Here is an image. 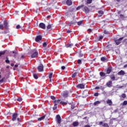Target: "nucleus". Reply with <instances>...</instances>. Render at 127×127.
<instances>
[{"label": "nucleus", "mask_w": 127, "mask_h": 127, "mask_svg": "<svg viewBox=\"0 0 127 127\" xmlns=\"http://www.w3.org/2000/svg\"><path fill=\"white\" fill-rule=\"evenodd\" d=\"M38 70L39 72H42L43 71V64H40L39 66H38Z\"/></svg>", "instance_id": "obj_1"}, {"label": "nucleus", "mask_w": 127, "mask_h": 127, "mask_svg": "<svg viewBox=\"0 0 127 127\" xmlns=\"http://www.w3.org/2000/svg\"><path fill=\"white\" fill-rule=\"evenodd\" d=\"M123 39H124V38H120L119 39L115 40L117 45H119L121 43Z\"/></svg>", "instance_id": "obj_2"}, {"label": "nucleus", "mask_w": 127, "mask_h": 127, "mask_svg": "<svg viewBox=\"0 0 127 127\" xmlns=\"http://www.w3.org/2000/svg\"><path fill=\"white\" fill-rule=\"evenodd\" d=\"M42 39V36L41 35L37 36L35 39V41L36 42H38L39 41H40Z\"/></svg>", "instance_id": "obj_3"}, {"label": "nucleus", "mask_w": 127, "mask_h": 127, "mask_svg": "<svg viewBox=\"0 0 127 127\" xmlns=\"http://www.w3.org/2000/svg\"><path fill=\"white\" fill-rule=\"evenodd\" d=\"M39 27L42 28V29H45L46 26H45V24L43 23H41L39 24Z\"/></svg>", "instance_id": "obj_4"}, {"label": "nucleus", "mask_w": 127, "mask_h": 127, "mask_svg": "<svg viewBox=\"0 0 127 127\" xmlns=\"http://www.w3.org/2000/svg\"><path fill=\"white\" fill-rule=\"evenodd\" d=\"M57 119L58 124H61V117H60V115H57Z\"/></svg>", "instance_id": "obj_5"}, {"label": "nucleus", "mask_w": 127, "mask_h": 127, "mask_svg": "<svg viewBox=\"0 0 127 127\" xmlns=\"http://www.w3.org/2000/svg\"><path fill=\"white\" fill-rule=\"evenodd\" d=\"M38 56V52H35L31 56L32 58H35V57H37Z\"/></svg>", "instance_id": "obj_6"}, {"label": "nucleus", "mask_w": 127, "mask_h": 127, "mask_svg": "<svg viewBox=\"0 0 127 127\" xmlns=\"http://www.w3.org/2000/svg\"><path fill=\"white\" fill-rule=\"evenodd\" d=\"M68 94V91H64V93H63V97H64V98H67Z\"/></svg>", "instance_id": "obj_7"}, {"label": "nucleus", "mask_w": 127, "mask_h": 127, "mask_svg": "<svg viewBox=\"0 0 127 127\" xmlns=\"http://www.w3.org/2000/svg\"><path fill=\"white\" fill-rule=\"evenodd\" d=\"M77 88H78L79 89H84V88H85V85L83 84H78L77 86Z\"/></svg>", "instance_id": "obj_8"}, {"label": "nucleus", "mask_w": 127, "mask_h": 127, "mask_svg": "<svg viewBox=\"0 0 127 127\" xmlns=\"http://www.w3.org/2000/svg\"><path fill=\"white\" fill-rule=\"evenodd\" d=\"M16 118H17V114L14 113L12 116V121H15V120H16Z\"/></svg>", "instance_id": "obj_9"}, {"label": "nucleus", "mask_w": 127, "mask_h": 127, "mask_svg": "<svg viewBox=\"0 0 127 127\" xmlns=\"http://www.w3.org/2000/svg\"><path fill=\"white\" fill-rule=\"evenodd\" d=\"M106 103L109 105V106H112V104H113V102H112V100L110 99H108L106 101Z\"/></svg>", "instance_id": "obj_10"}, {"label": "nucleus", "mask_w": 127, "mask_h": 127, "mask_svg": "<svg viewBox=\"0 0 127 127\" xmlns=\"http://www.w3.org/2000/svg\"><path fill=\"white\" fill-rule=\"evenodd\" d=\"M86 13H88L89 11V8L88 7H84L83 10Z\"/></svg>", "instance_id": "obj_11"}, {"label": "nucleus", "mask_w": 127, "mask_h": 127, "mask_svg": "<svg viewBox=\"0 0 127 127\" xmlns=\"http://www.w3.org/2000/svg\"><path fill=\"white\" fill-rule=\"evenodd\" d=\"M118 74L119 75V76H123L125 74V71H124V70H121L118 73Z\"/></svg>", "instance_id": "obj_12"}, {"label": "nucleus", "mask_w": 127, "mask_h": 127, "mask_svg": "<svg viewBox=\"0 0 127 127\" xmlns=\"http://www.w3.org/2000/svg\"><path fill=\"white\" fill-rule=\"evenodd\" d=\"M66 4H67V5H72V0H67L66 1Z\"/></svg>", "instance_id": "obj_13"}, {"label": "nucleus", "mask_w": 127, "mask_h": 127, "mask_svg": "<svg viewBox=\"0 0 127 127\" xmlns=\"http://www.w3.org/2000/svg\"><path fill=\"white\" fill-rule=\"evenodd\" d=\"M112 72V67H108L107 70V74H110Z\"/></svg>", "instance_id": "obj_14"}, {"label": "nucleus", "mask_w": 127, "mask_h": 127, "mask_svg": "<svg viewBox=\"0 0 127 127\" xmlns=\"http://www.w3.org/2000/svg\"><path fill=\"white\" fill-rule=\"evenodd\" d=\"M98 13L99 14V15H98V17H100L101 16H102V15H103V14H104V12L103 11H98Z\"/></svg>", "instance_id": "obj_15"}, {"label": "nucleus", "mask_w": 127, "mask_h": 127, "mask_svg": "<svg viewBox=\"0 0 127 127\" xmlns=\"http://www.w3.org/2000/svg\"><path fill=\"white\" fill-rule=\"evenodd\" d=\"M44 119H45V116H44L40 118H38V121L39 122H41V121H43V120H44Z\"/></svg>", "instance_id": "obj_16"}, {"label": "nucleus", "mask_w": 127, "mask_h": 127, "mask_svg": "<svg viewBox=\"0 0 127 127\" xmlns=\"http://www.w3.org/2000/svg\"><path fill=\"white\" fill-rule=\"evenodd\" d=\"M107 85L108 87H109V88H111V87H112V81H110L109 82H107Z\"/></svg>", "instance_id": "obj_17"}, {"label": "nucleus", "mask_w": 127, "mask_h": 127, "mask_svg": "<svg viewBox=\"0 0 127 127\" xmlns=\"http://www.w3.org/2000/svg\"><path fill=\"white\" fill-rule=\"evenodd\" d=\"M78 75V72H74L72 75V78H75V77H77Z\"/></svg>", "instance_id": "obj_18"}, {"label": "nucleus", "mask_w": 127, "mask_h": 127, "mask_svg": "<svg viewBox=\"0 0 127 127\" xmlns=\"http://www.w3.org/2000/svg\"><path fill=\"white\" fill-rule=\"evenodd\" d=\"M73 127H77V126H78L79 125V123L77 122H74L73 123Z\"/></svg>", "instance_id": "obj_19"}, {"label": "nucleus", "mask_w": 127, "mask_h": 127, "mask_svg": "<svg viewBox=\"0 0 127 127\" xmlns=\"http://www.w3.org/2000/svg\"><path fill=\"white\" fill-rule=\"evenodd\" d=\"M100 75L101 77H105V76H106V74H105L104 72L102 71L100 72Z\"/></svg>", "instance_id": "obj_20"}, {"label": "nucleus", "mask_w": 127, "mask_h": 127, "mask_svg": "<svg viewBox=\"0 0 127 127\" xmlns=\"http://www.w3.org/2000/svg\"><path fill=\"white\" fill-rule=\"evenodd\" d=\"M60 101H61V100H55L54 101V104H60Z\"/></svg>", "instance_id": "obj_21"}, {"label": "nucleus", "mask_w": 127, "mask_h": 127, "mask_svg": "<svg viewBox=\"0 0 127 127\" xmlns=\"http://www.w3.org/2000/svg\"><path fill=\"white\" fill-rule=\"evenodd\" d=\"M33 77L36 80H37V79H38V76L37 75V74H36V73L33 74Z\"/></svg>", "instance_id": "obj_22"}, {"label": "nucleus", "mask_w": 127, "mask_h": 127, "mask_svg": "<svg viewBox=\"0 0 127 127\" xmlns=\"http://www.w3.org/2000/svg\"><path fill=\"white\" fill-rule=\"evenodd\" d=\"M84 7V5H81L80 6H79L76 8V10H79V9L82 8V7Z\"/></svg>", "instance_id": "obj_23"}, {"label": "nucleus", "mask_w": 127, "mask_h": 127, "mask_svg": "<svg viewBox=\"0 0 127 127\" xmlns=\"http://www.w3.org/2000/svg\"><path fill=\"white\" fill-rule=\"evenodd\" d=\"M101 61H103V62H105V61H107V59H106L105 57H102L101 58Z\"/></svg>", "instance_id": "obj_24"}, {"label": "nucleus", "mask_w": 127, "mask_h": 127, "mask_svg": "<svg viewBox=\"0 0 127 127\" xmlns=\"http://www.w3.org/2000/svg\"><path fill=\"white\" fill-rule=\"evenodd\" d=\"M52 27V25L51 24H49L47 26V29H51V28Z\"/></svg>", "instance_id": "obj_25"}, {"label": "nucleus", "mask_w": 127, "mask_h": 127, "mask_svg": "<svg viewBox=\"0 0 127 127\" xmlns=\"http://www.w3.org/2000/svg\"><path fill=\"white\" fill-rule=\"evenodd\" d=\"M54 107H53V110L54 111H55V110H56L57 109V104L54 103Z\"/></svg>", "instance_id": "obj_26"}, {"label": "nucleus", "mask_w": 127, "mask_h": 127, "mask_svg": "<svg viewBox=\"0 0 127 127\" xmlns=\"http://www.w3.org/2000/svg\"><path fill=\"white\" fill-rule=\"evenodd\" d=\"M100 103H101V102L98 101L95 102L94 103V106H97V105H99V104H100Z\"/></svg>", "instance_id": "obj_27"}, {"label": "nucleus", "mask_w": 127, "mask_h": 127, "mask_svg": "<svg viewBox=\"0 0 127 127\" xmlns=\"http://www.w3.org/2000/svg\"><path fill=\"white\" fill-rule=\"evenodd\" d=\"M110 78L112 80H113V81H115L116 77H115V75H111L110 76Z\"/></svg>", "instance_id": "obj_28"}, {"label": "nucleus", "mask_w": 127, "mask_h": 127, "mask_svg": "<svg viewBox=\"0 0 127 127\" xmlns=\"http://www.w3.org/2000/svg\"><path fill=\"white\" fill-rule=\"evenodd\" d=\"M73 46V44H68L66 46V47L67 48H69V47H71Z\"/></svg>", "instance_id": "obj_29"}, {"label": "nucleus", "mask_w": 127, "mask_h": 127, "mask_svg": "<svg viewBox=\"0 0 127 127\" xmlns=\"http://www.w3.org/2000/svg\"><path fill=\"white\" fill-rule=\"evenodd\" d=\"M102 126L104 127H109V125L107 123H105L103 125H102Z\"/></svg>", "instance_id": "obj_30"}, {"label": "nucleus", "mask_w": 127, "mask_h": 127, "mask_svg": "<svg viewBox=\"0 0 127 127\" xmlns=\"http://www.w3.org/2000/svg\"><path fill=\"white\" fill-rule=\"evenodd\" d=\"M4 27L5 28H7V22H4Z\"/></svg>", "instance_id": "obj_31"}, {"label": "nucleus", "mask_w": 127, "mask_h": 127, "mask_svg": "<svg viewBox=\"0 0 127 127\" xmlns=\"http://www.w3.org/2000/svg\"><path fill=\"white\" fill-rule=\"evenodd\" d=\"M60 104L61 105H66L67 103L65 102H64V101H61Z\"/></svg>", "instance_id": "obj_32"}, {"label": "nucleus", "mask_w": 127, "mask_h": 127, "mask_svg": "<svg viewBox=\"0 0 127 127\" xmlns=\"http://www.w3.org/2000/svg\"><path fill=\"white\" fill-rule=\"evenodd\" d=\"M52 76H53V73H50V74L49 75V79H52Z\"/></svg>", "instance_id": "obj_33"}, {"label": "nucleus", "mask_w": 127, "mask_h": 127, "mask_svg": "<svg viewBox=\"0 0 127 127\" xmlns=\"http://www.w3.org/2000/svg\"><path fill=\"white\" fill-rule=\"evenodd\" d=\"M126 105H127V101L125 100L123 103V106H126Z\"/></svg>", "instance_id": "obj_34"}, {"label": "nucleus", "mask_w": 127, "mask_h": 127, "mask_svg": "<svg viewBox=\"0 0 127 127\" xmlns=\"http://www.w3.org/2000/svg\"><path fill=\"white\" fill-rule=\"evenodd\" d=\"M5 53V51H2V52H0V56H1V55H3Z\"/></svg>", "instance_id": "obj_35"}, {"label": "nucleus", "mask_w": 127, "mask_h": 127, "mask_svg": "<svg viewBox=\"0 0 127 127\" xmlns=\"http://www.w3.org/2000/svg\"><path fill=\"white\" fill-rule=\"evenodd\" d=\"M77 63L78 64H79V65L82 64V61H81V60H78L77 61Z\"/></svg>", "instance_id": "obj_36"}, {"label": "nucleus", "mask_w": 127, "mask_h": 127, "mask_svg": "<svg viewBox=\"0 0 127 127\" xmlns=\"http://www.w3.org/2000/svg\"><path fill=\"white\" fill-rule=\"evenodd\" d=\"M75 24V22L74 21H71L70 22H69L68 23V25H71V24Z\"/></svg>", "instance_id": "obj_37"}, {"label": "nucleus", "mask_w": 127, "mask_h": 127, "mask_svg": "<svg viewBox=\"0 0 127 127\" xmlns=\"http://www.w3.org/2000/svg\"><path fill=\"white\" fill-rule=\"evenodd\" d=\"M47 46V43L46 42H44L43 44V47H46Z\"/></svg>", "instance_id": "obj_38"}, {"label": "nucleus", "mask_w": 127, "mask_h": 127, "mask_svg": "<svg viewBox=\"0 0 127 127\" xmlns=\"http://www.w3.org/2000/svg\"><path fill=\"white\" fill-rule=\"evenodd\" d=\"M71 108L72 110L75 109V105L74 104H71Z\"/></svg>", "instance_id": "obj_39"}, {"label": "nucleus", "mask_w": 127, "mask_h": 127, "mask_svg": "<svg viewBox=\"0 0 127 127\" xmlns=\"http://www.w3.org/2000/svg\"><path fill=\"white\" fill-rule=\"evenodd\" d=\"M83 22L82 21H80L79 22H77V24L78 25H81V24H82V23Z\"/></svg>", "instance_id": "obj_40"}, {"label": "nucleus", "mask_w": 127, "mask_h": 127, "mask_svg": "<svg viewBox=\"0 0 127 127\" xmlns=\"http://www.w3.org/2000/svg\"><path fill=\"white\" fill-rule=\"evenodd\" d=\"M51 98L52 100H55V99H56L55 96H51Z\"/></svg>", "instance_id": "obj_41"}, {"label": "nucleus", "mask_w": 127, "mask_h": 127, "mask_svg": "<svg viewBox=\"0 0 127 127\" xmlns=\"http://www.w3.org/2000/svg\"><path fill=\"white\" fill-rule=\"evenodd\" d=\"M0 29H3V25L0 24Z\"/></svg>", "instance_id": "obj_42"}, {"label": "nucleus", "mask_w": 127, "mask_h": 127, "mask_svg": "<svg viewBox=\"0 0 127 127\" xmlns=\"http://www.w3.org/2000/svg\"><path fill=\"white\" fill-rule=\"evenodd\" d=\"M87 2L88 4L91 3V2H92V0H87Z\"/></svg>", "instance_id": "obj_43"}, {"label": "nucleus", "mask_w": 127, "mask_h": 127, "mask_svg": "<svg viewBox=\"0 0 127 127\" xmlns=\"http://www.w3.org/2000/svg\"><path fill=\"white\" fill-rule=\"evenodd\" d=\"M104 33H105V34H109V32L106 30H105L104 31Z\"/></svg>", "instance_id": "obj_44"}, {"label": "nucleus", "mask_w": 127, "mask_h": 127, "mask_svg": "<svg viewBox=\"0 0 127 127\" xmlns=\"http://www.w3.org/2000/svg\"><path fill=\"white\" fill-rule=\"evenodd\" d=\"M17 101H18V102H21V101H22V98H18L17 99Z\"/></svg>", "instance_id": "obj_45"}, {"label": "nucleus", "mask_w": 127, "mask_h": 127, "mask_svg": "<svg viewBox=\"0 0 127 127\" xmlns=\"http://www.w3.org/2000/svg\"><path fill=\"white\" fill-rule=\"evenodd\" d=\"M19 28H20V25H17L16 26V29H19Z\"/></svg>", "instance_id": "obj_46"}, {"label": "nucleus", "mask_w": 127, "mask_h": 127, "mask_svg": "<svg viewBox=\"0 0 127 127\" xmlns=\"http://www.w3.org/2000/svg\"><path fill=\"white\" fill-rule=\"evenodd\" d=\"M4 80V78H2L1 80H0V83H2L3 81Z\"/></svg>", "instance_id": "obj_47"}, {"label": "nucleus", "mask_w": 127, "mask_h": 127, "mask_svg": "<svg viewBox=\"0 0 127 127\" xmlns=\"http://www.w3.org/2000/svg\"><path fill=\"white\" fill-rule=\"evenodd\" d=\"M94 96H95V97H98V96H99V93H95L94 94Z\"/></svg>", "instance_id": "obj_48"}, {"label": "nucleus", "mask_w": 127, "mask_h": 127, "mask_svg": "<svg viewBox=\"0 0 127 127\" xmlns=\"http://www.w3.org/2000/svg\"><path fill=\"white\" fill-rule=\"evenodd\" d=\"M122 98H126V94H123L122 95Z\"/></svg>", "instance_id": "obj_49"}, {"label": "nucleus", "mask_w": 127, "mask_h": 127, "mask_svg": "<svg viewBox=\"0 0 127 127\" xmlns=\"http://www.w3.org/2000/svg\"><path fill=\"white\" fill-rule=\"evenodd\" d=\"M99 126H103V125H104L103 124V122H99Z\"/></svg>", "instance_id": "obj_50"}, {"label": "nucleus", "mask_w": 127, "mask_h": 127, "mask_svg": "<svg viewBox=\"0 0 127 127\" xmlns=\"http://www.w3.org/2000/svg\"><path fill=\"white\" fill-rule=\"evenodd\" d=\"M103 36H100L99 37V40H101V39H103Z\"/></svg>", "instance_id": "obj_51"}, {"label": "nucleus", "mask_w": 127, "mask_h": 127, "mask_svg": "<svg viewBox=\"0 0 127 127\" xmlns=\"http://www.w3.org/2000/svg\"><path fill=\"white\" fill-rule=\"evenodd\" d=\"M65 69V66H62V70H64Z\"/></svg>", "instance_id": "obj_52"}, {"label": "nucleus", "mask_w": 127, "mask_h": 127, "mask_svg": "<svg viewBox=\"0 0 127 127\" xmlns=\"http://www.w3.org/2000/svg\"><path fill=\"white\" fill-rule=\"evenodd\" d=\"M99 89H100V87H99L98 86L96 87L95 88V90H99Z\"/></svg>", "instance_id": "obj_53"}, {"label": "nucleus", "mask_w": 127, "mask_h": 127, "mask_svg": "<svg viewBox=\"0 0 127 127\" xmlns=\"http://www.w3.org/2000/svg\"><path fill=\"white\" fill-rule=\"evenodd\" d=\"M5 62H6V63H9V60H5Z\"/></svg>", "instance_id": "obj_54"}, {"label": "nucleus", "mask_w": 127, "mask_h": 127, "mask_svg": "<svg viewBox=\"0 0 127 127\" xmlns=\"http://www.w3.org/2000/svg\"><path fill=\"white\" fill-rule=\"evenodd\" d=\"M67 33H71V32H72V31H70V30H67L66 31Z\"/></svg>", "instance_id": "obj_55"}, {"label": "nucleus", "mask_w": 127, "mask_h": 127, "mask_svg": "<svg viewBox=\"0 0 127 127\" xmlns=\"http://www.w3.org/2000/svg\"><path fill=\"white\" fill-rule=\"evenodd\" d=\"M88 30L89 32H92V30L91 29H89Z\"/></svg>", "instance_id": "obj_56"}, {"label": "nucleus", "mask_w": 127, "mask_h": 127, "mask_svg": "<svg viewBox=\"0 0 127 127\" xmlns=\"http://www.w3.org/2000/svg\"><path fill=\"white\" fill-rule=\"evenodd\" d=\"M120 17H121V18L124 17V15H123V14L120 15Z\"/></svg>", "instance_id": "obj_57"}, {"label": "nucleus", "mask_w": 127, "mask_h": 127, "mask_svg": "<svg viewBox=\"0 0 127 127\" xmlns=\"http://www.w3.org/2000/svg\"><path fill=\"white\" fill-rule=\"evenodd\" d=\"M12 54H16V52H14V51H13L12 52Z\"/></svg>", "instance_id": "obj_58"}, {"label": "nucleus", "mask_w": 127, "mask_h": 127, "mask_svg": "<svg viewBox=\"0 0 127 127\" xmlns=\"http://www.w3.org/2000/svg\"><path fill=\"white\" fill-rule=\"evenodd\" d=\"M17 121H18V122H20V119L17 118Z\"/></svg>", "instance_id": "obj_59"}, {"label": "nucleus", "mask_w": 127, "mask_h": 127, "mask_svg": "<svg viewBox=\"0 0 127 127\" xmlns=\"http://www.w3.org/2000/svg\"><path fill=\"white\" fill-rule=\"evenodd\" d=\"M11 66H12V67H13V66H14V64H11Z\"/></svg>", "instance_id": "obj_60"}, {"label": "nucleus", "mask_w": 127, "mask_h": 127, "mask_svg": "<svg viewBox=\"0 0 127 127\" xmlns=\"http://www.w3.org/2000/svg\"><path fill=\"white\" fill-rule=\"evenodd\" d=\"M47 17V18H50V17H51V16L49 15V16H48Z\"/></svg>", "instance_id": "obj_61"}, {"label": "nucleus", "mask_w": 127, "mask_h": 127, "mask_svg": "<svg viewBox=\"0 0 127 127\" xmlns=\"http://www.w3.org/2000/svg\"><path fill=\"white\" fill-rule=\"evenodd\" d=\"M14 67H15V68H17V67H18V65L17 64H15Z\"/></svg>", "instance_id": "obj_62"}, {"label": "nucleus", "mask_w": 127, "mask_h": 127, "mask_svg": "<svg viewBox=\"0 0 127 127\" xmlns=\"http://www.w3.org/2000/svg\"><path fill=\"white\" fill-rule=\"evenodd\" d=\"M85 127H90L89 125H86V126H85Z\"/></svg>", "instance_id": "obj_63"}, {"label": "nucleus", "mask_w": 127, "mask_h": 127, "mask_svg": "<svg viewBox=\"0 0 127 127\" xmlns=\"http://www.w3.org/2000/svg\"><path fill=\"white\" fill-rule=\"evenodd\" d=\"M124 67H125V68H126V67H127V64L125 65L124 66Z\"/></svg>", "instance_id": "obj_64"}]
</instances>
